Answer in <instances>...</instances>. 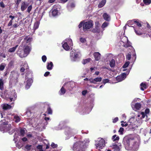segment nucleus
<instances>
[{
	"label": "nucleus",
	"mask_w": 151,
	"mask_h": 151,
	"mask_svg": "<svg viewBox=\"0 0 151 151\" xmlns=\"http://www.w3.org/2000/svg\"><path fill=\"white\" fill-rule=\"evenodd\" d=\"M134 21H135V20L134 19L133 20H129V21H128L127 22V24H126V25L127 24L128 26H129V27H130V25L132 24L134 22Z\"/></svg>",
	"instance_id": "nucleus-38"
},
{
	"label": "nucleus",
	"mask_w": 151,
	"mask_h": 151,
	"mask_svg": "<svg viewBox=\"0 0 151 151\" xmlns=\"http://www.w3.org/2000/svg\"><path fill=\"white\" fill-rule=\"evenodd\" d=\"M96 148L98 149H102L105 145V141L103 139H101L97 144L96 145Z\"/></svg>",
	"instance_id": "nucleus-6"
},
{
	"label": "nucleus",
	"mask_w": 151,
	"mask_h": 151,
	"mask_svg": "<svg viewBox=\"0 0 151 151\" xmlns=\"http://www.w3.org/2000/svg\"><path fill=\"white\" fill-rule=\"evenodd\" d=\"M134 23H136V25L139 27H140L142 25L140 23H139L137 20L134 21Z\"/></svg>",
	"instance_id": "nucleus-44"
},
{
	"label": "nucleus",
	"mask_w": 151,
	"mask_h": 151,
	"mask_svg": "<svg viewBox=\"0 0 151 151\" xmlns=\"http://www.w3.org/2000/svg\"><path fill=\"white\" fill-rule=\"evenodd\" d=\"M53 66L52 63L51 62L47 63V69L49 70H50L52 69Z\"/></svg>",
	"instance_id": "nucleus-20"
},
{
	"label": "nucleus",
	"mask_w": 151,
	"mask_h": 151,
	"mask_svg": "<svg viewBox=\"0 0 151 151\" xmlns=\"http://www.w3.org/2000/svg\"><path fill=\"white\" fill-rule=\"evenodd\" d=\"M17 54L21 58H23L27 56L26 53L22 49H19L17 52Z\"/></svg>",
	"instance_id": "nucleus-13"
},
{
	"label": "nucleus",
	"mask_w": 151,
	"mask_h": 151,
	"mask_svg": "<svg viewBox=\"0 0 151 151\" xmlns=\"http://www.w3.org/2000/svg\"><path fill=\"white\" fill-rule=\"evenodd\" d=\"M150 112V110L148 109H146L145 111V113L146 114H148Z\"/></svg>",
	"instance_id": "nucleus-56"
},
{
	"label": "nucleus",
	"mask_w": 151,
	"mask_h": 151,
	"mask_svg": "<svg viewBox=\"0 0 151 151\" xmlns=\"http://www.w3.org/2000/svg\"><path fill=\"white\" fill-rule=\"evenodd\" d=\"M126 149L127 150L136 151L138 148V143L133 138H125L123 140Z\"/></svg>",
	"instance_id": "nucleus-1"
},
{
	"label": "nucleus",
	"mask_w": 151,
	"mask_h": 151,
	"mask_svg": "<svg viewBox=\"0 0 151 151\" xmlns=\"http://www.w3.org/2000/svg\"><path fill=\"white\" fill-rule=\"evenodd\" d=\"M80 54L79 52H75L72 51L70 53V56L72 57L74 59H76L79 57Z\"/></svg>",
	"instance_id": "nucleus-14"
},
{
	"label": "nucleus",
	"mask_w": 151,
	"mask_h": 151,
	"mask_svg": "<svg viewBox=\"0 0 151 151\" xmlns=\"http://www.w3.org/2000/svg\"><path fill=\"white\" fill-rule=\"evenodd\" d=\"M91 60L90 58H88L86 59H84L82 61V63L83 64H85L88 63Z\"/></svg>",
	"instance_id": "nucleus-31"
},
{
	"label": "nucleus",
	"mask_w": 151,
	"mask_h": 151,
	"mask_svg": "<svg viewBox=\"0 0 151 151\" xmlns=\"http://www.w3.org/2000/svg\"><path fill=\"white\" fill-rule=\"evenodd\" d=\"M102 79V78L101 77H97L94 79L90 78L89 80V81L91 83L96 84L97 82H101Z\"/></svg>",
	"instance_id": "nucleus-8"
},
{
	"label": "nucleus",
	"mask_w": 151,
	"mask_h": 151,
	"mask_svg": "<svg viewBox=\"0 0 151 151\" xmlns=\"http://www.w3.org/2000/svg\"><path fill=\"white\" fill-rule=\"evenodd\" d=\"M93 56L95 60L98 61L100 59L101 55L99 52H96L94 53Z\"/></svg>",
	"instance_id": "nucleus-17"
},
{
	"label": "nucleus",
	"mask_w": 151,
	"mask_h": 151,
	"mask_svg": "<svg viewBox=\"0 0 151 151\" xmlns=\"http://www.w3.org/2000/svg\"><path fill=\"white\" fill-rule=\"evenodd\" d=\"M112 139L114 141H115L116 140H118L119 139V136H116V135H114L113 136Z\"/></svg>",
	"instance_id": "nucleus-41"
},
{
	"label": "nucleus",
	"mask_w": 151,
	"mask_h": 151,
	"mask_svg": "<svg viewBox=\"0 0 151 151\" xmlns=\"http://www.w3.org/2000/svg\"><path fill=\"white\" fill-rule=\"evenodd\" d=\"M32 6L31 5H30L27 8V12H28L29 13L32 10Z\"/></svg>",
	"instance_id": "nucleus-43"
},
{
	"label": "nucleus",
	"mask_w": 151,
	"mask_h": 151,
	"mask_svg": "<svg viewBox=\"0 0 151 151\" xmlns=\"http://www.w3.org/2000/svg\"><path fill=\"white\" fill-rule=\"evenodd\" d=\"M144 3L146 5H149L151 3V0H143Z\"/></svg>",
	"instance_id": "nucleus-42"
},
{
	"label": "nucleus",
	"mask_w": 151,
	"mask_h": 151,
	"mask_svg": "<svg viewBox=\"0 0 151 151\" xmlns=\"http://www.w3.org/2000/svg\"><path fill=\"white\" fill-rule=\"evenodd\" d=\"M51 146L53 148H55L57 147V145L55 144L54 143H52L51 145Z\"/></svg>",
	"instance_id": "nucleus-54"
},
{
	"label": "nucleus",
	"mask_w": 151,
	"mask_h": 151,
	"mask_svg": "<svg viewBox=\"0 0 151 151\" xmlns=\"http://www.w3.org/2000/svg\"><path fill=\"white\" fill-rule=\"evenodd\" d=\"M20 134L19 136H23L25 134V130L24 129H21L19 131Z\"/></svg>",
	"instance_id": "nucleus-32"
},
{
	"label": "nucleus",
	"mask_w": 151,
	"mask_h": 151,
	"mask_svg": "<svg viewBox=\"0 0 151 151\" xmlns=\"http://www.w3.org/2000/svg\"><path fill=\"white\" fill-rule=\"evenodd\" d=\"M80 41L82 43L86 41V40L84 38H81L80 39Z\"/></svg>",
	"instance_id": "nucleus-57"
},
{
	"label": "nucleus",
	"mask_w": 151,
	"mask_h": 151,
	"mask_svg": "<svg viewBox=\"0 0 151 151\" xmlns=\"http://www.w3.org/2000/svg\"><path fill=\"white\" fill-rule=\"evenodd\" d=\"M39 24V22H36L34 24V29H36L38 27Z\"/></svg>",
	"instance_id": "nucleus-35"
},
{
	"label": "nucleus",
	"mask_w": 151,
	"mask_h": 151,
	"mask_svg": "<svg viewBox=\"0 0 151 151\" xmlns=\"http://www.w3.org/2000/svg\"><path fill=\"white\" fill-rule=\"evenodd\" d=\"M32 40V38L29 36H26L22 42V45H25L26 43H29Z\"/></svg>",
	"instance_id": "nucleus-9"
},
{
	"label": "nucleus",
	"mask_w": 151,
	"mask_h": 151,
	"mask_svg": "<svg viewBox=\"0 0 151 151\" xmlns=\"http://www.w3.org/2000/svg\"><path fill=\"white\" fill-rule=\"evenodd\" d=\"M129 64V62H127L123 66V68H126L128 66Z\"/></svg>",
	"instance_id": "nucleus-50"
},
{
	"label": "nucleus",
	"mask_w": 151,
	"mask_h": 151,
	"mask_svg": "<svg viewBox=\"0 0 151 151\" xmlns=\"http://www.w3.org/2000/svg\"><path fill=\"white\" fill-rule=\"evenodd\" d=\"M88 139H86L83 141L77 142L73 145L72 149L74 151H85L89 142Z\"/></svg>",
	"instance_id": "nucleus-2"
},
{
	"label": "nucleus",
	"mask_w": 151,
	"mask_h": 151,
	"mask_svg": "<svg viewBox=\"0 0 151 151\" xmlns=\"http://www.w3.org/2000/svg\"><path fill=\"white\" fill-rule=\"evenodd\" d=\"M126 58L128 60H130L131 59V55L130 54H128L126 56Z\"/></svg>",
	"instance_id": "nucleus-53"
},
{
	"label": "nucleus",
	"mask_w": 151,
	"mask_h": 151,
	"mask_svg": "<svg viewBox=\"0 0 151 151\" xmlns=\"http://www.w3.org/2000/svg\"><path fill=\"white\" fill-rule=\"evenodd\" d=\"M29 6V4L25 1L22 2L21 4V10L22 11H24Z\"/></svg>",
	"instance_id": "nucleus-11"
},
{
	"label": "nucleus",
	"mask_w": 151,
	"mask_h": 151,
	"mask_svg": "<svg viewBox=\"0 0 151 151\" xmlns=\"http://www.w3.org/2000/svg\"><path fill=\"white\" fill-rule=\"evenodd\" d=\"M63 47L66 50H70V47L68 45L66 42H65L63 45Z\"/></svg>",
	"instance_id": "nucleus-22"
},
{
	"label": "nucleus",
	"mask_w": 151,
	"mask_h": 151,
	"mask_svg": "<svg viewBox=\"0 0 151 151\" xmlns=\"http://www.w3.org/2000/svg\"><path fill=\"white\" fill-rule=\"evenodd\" d=\"M6 65L4 63H2L0 65V70L3 71Z\"/></svg>",
	"instance_id": "nucleus-33"
},
{
	"label": "nucleus",
	"mask_w": 151,
	"mask_h": 151,
	"mask_svg": "<svg viewBox=\"0 0 151 151\" xmlns=\"http://www.w3.org/2000/svg\"><path fill=\"white\" fill-rule=\"evenodd\" d=\"M47 111L48 114H52V111L51 108L49 107L47 108Z\"/></svg>",
	"instance_id": "nucleus-47"
},
{
	"label": "nucleus",
	"mask_w": 151,
	"mask_h": 151,
	"mask_svg": "<svg viewBox=\"0 0 151 151\" xmlns=\"http://www.w3.org/2000/svg\"><path fill=\"white\" fill-rule=\"evenodd\" d=\"M140 114H141L142 115V118H144L145 117V113L144 112H141Z\"/></svg>",
	"instance_id": "nucleus-55"
},
{
	"label": "nucleus",
	"mask_w": 151,
	"mask_h": 151,
	"mask_svg": "<svg viewBox=\"0 0 151 151\" xmlns=\"http://www.w3.org/2000/svg\"><path fill=\"white\" fill-rule=\"evenodd\" d=\"M68 85L69 86H70V88H69V90H71L73 88V86L74 85V83L73 82H70L68 83Z\"/></svg>",
	"instance_id": "nucleus-34"
},
{
	"label": "nucleus",
	"mask_w": 151,
	"mask_h": 151,
	"mask_svg": "<svg viewBox=\"0 0 151 151\" xmlns=\"http://www.w3.org/2000/svg\"><path fill=\"white\" fill-rule=\"evenodd\" d=\"M14 120L17 123L20 122L21 118L20 117L17 115H16L14 116Z\"/></svg>",
	"instance_id": "nucleus-23"
},
{
	"label": "nucleus",
	"mask_w": 151,
	"mask_h": 151,
	"mask_svg": "<svg viewBox=\"0 0 151 151\" xmlns=\"http://www.w3.org/2000/svg\"><path fill=\"white\" fill-rule=\"evenodd\" d=\"M42 60L43 62L44 63L47 60V57L45 55H43L42 58Z\"/></svg>",
	"instance_id": "nucleus-45"
},
{
	"label": "nucleus",
	"mask_w": 151,
	"mask_h": 151,
	"mask_svg": "<svg viewBox=\"0 0 151 151\" xmlns=\"http://www.w3.org/2000/svg\"><path fill=\"white\" fill-rule=\"evenodd\" d=\"M31 145H27L25 147V148L28 150H29L31 148Z\"/></svg>",
	"instance_id": "nucleus-52"
},
{
	"label": "nucleus",
	"mask_w": 151,
	"mask_h": 151,
	"mask_svg": "<svg viewBox=\"0 0 151 151\" xmlns=\"http://www.w3.org/2000/svg\"><path fill=\"white\" fill-rule=\"evenodd\" d=\"M83 22H81L78 26L79 28H80L81 27H82V25L83 26Z\"/></svg>",
	"instance_id": "nucleus-63"
},
{
	"label": "nucleus",
	"mask_w": 151,
	"mask_h": 151,
	"mask_svg": "<svg viewBox=\"0 0 151 151\" xmlns=\"http://www.w3.org/2000/svg\"><path fill=\"white\" fill-rule=\"evenodd\" d=\"M103 17L104 19L106 21H109L111 19L110 15L107 14L106 13H104L103 14Z\"/></svg>",
	"instance_id": "nucleus-18"
},
{
	"label": "nucleus",
	"mask_w": 151,
	"mask_h": 151,
	"mask_svg": "<svg viewBox=\"0 0 151 151\" xmlns=\"http://www.w3.org/2000/svg\"><path fill=\"white\" fill-rule=\"evenodd\" d=\"M6 96L8 97L10 99V102L12 101H14L16 99L17 96L16 93L14 92H12L11 93H9L8 94V96L7 97V95H6Z\"/></svg>",
	"instance_id": "nucleus-7"
},
{
	"label": "nucleus",
	"mask_w": 151,
	"mask_h": 151,
	"mask_svg": "<svg viewBox=\"0 0 151 151\" xmlns=\"http://www.w3.org/2000/svg\"><path fill=\"white\" fill-rule=\"evenodd\" d=\"M87 93V91L86 90H84L82 92V94L83 95H85Z\"/></svg>",
	"instance_id": "nucleus-61"
},
{
	"label": "nucleus",
	"mask_w": 151,
	"mask_h": 151,
	"mask_svg": "<svg viewBox=\"0 0 151 151\" xmlns=\"http://www.w3.org/2000/svg\"><path fill=\"white\" fill-rule=\"evenodd\" d=\"M27 80V83L25 86V88L27 89H28L30 86H31L32 83L33 82V80L31 78H26Z\"/></svg>",
	"instance_id": "nucleus-12"
},
{
	"label": "nucleus",
	"mask_w": 151,
	"mask_h": 151,
	"mask_svg": "<svg viewBox=\"0 0 151 151\" xmlns=\"http://www.w3.org/2000/svg\"><path fill=\"white\" fill-rule=\"evenodd\" d=\"M122 76L120 75L116 77V79L118 82H120L124 80L123 78H122Z\"/></svg>",
	"instance_id": "nucleus-36"
},
{
	"label": "nucleus",
	"mask_w": 151,
	"mask_h": 151,
	"mask_svg": "<svg viewBox=\"0 0 151 151\" xmlns=\"http://www.w3.org/2000/svg\"><path fill=\"white\" fill-rule=\"evenodd\" d=\"M75 6V3L73 2H72L69 4L68 6V9H69L70 8H73Z\"/></svg>",
	"instance_id": "nucleus-40"
},
{
	"label": "nucleus",
	"mask_w": 151,
	"mask_h": 151,
	"mask_svg": "<svg viewBox=\"0 0 151 151\" xmlns=\"http://www.w3.org/2000/svg\"><path fill=\"white\" fill-rule=\"evenodd\" d=\"M140 89L142 91H144L145 89L147 88V86L146 83H142L140 85Z\"/></svg>",
	"instance_id": "nucleus-24"
},
{
	"label": "nucleus",
	"mask_w": 151,
	"mask_h": 151,
	"mask_svg": "<svg viewBox=\"0 0 151 151\" xmlns=\"http://www.w3.org/2000/svg\"><path fill=\"white\" fill-rule=\"evenodd\" d=\"M128 74H127L126 73H123L121 75H120L121 76H122V78H123V80H124L126 77L127 76Z\"/></svg>",
	"instance_id": "nucleus-48"
},
{
	"label": "nucleus",
	"mask_w": 151,
	"mask_h": 151,
	"mask_svg": "<svg viewBox=\"0 0 151 151\" xmlns=\"http://www.w3.org/2000/svg\"><path fill=\"white\" fill-rule=\"evenodd\" d=\"M22 67L24 68L25 69V70L27 71L29 69V66L27 63H24L22 66Z\"/></svg>",
	"instance_id": "nucleus-37"
},
{
	"label": "nucleus",
	"mask_w": 151,
	"mask_h": 151,
	"mask_svg": "<svg viewBox=\"0 0 151 151\" xmlns=\"http://www.w3.org/2000/svg\"><path fill=\"white\" fill-rule=\"evenodd\" d=\"M123 131H124L123 128L122 127H121V128H120L118 132L119 133H120V134H123Z\"/></svg>",
	"instance_id": "nucleus-49"
},
{
	"label": "nucleus",
	"mask_w": 151,
	"mask_h": 151,
	"mask_svg": "<svg viewBox=\"0 0 151 151\" xmlns=\"http://www.w3.org/2000/svg\"><path fill=\"white\" fill-rule=\"evenodd\" d=\"M96 26L92 30V32L94 33H99L100 31L99 28V23H96Z\"/></svg>",
	"instance_id": "nucleus-15"
},
{
	"label": "nucleus",
	"mask_w": 151,
	"mask_h": 151,
	"mask_svg": "<svg viewBox=\"0 0 151 151\" xmlns=\"http://www.w3.org/2000/svg\"><path fill=\"white\" fill-rule=\"evenodd\" d=\"M106 0H102L99 4L98 7L101 8L104 6L106 3Z\"/></svg>",
	"instance_id": "nucleus-25"
},
{
	"label": "nucleus",
	"mask_w": 151,
	"mask_h": 151,
	"mask_svg": "<svg viewBox=\"0 0 151 151\" xmlns=\"http://www.w3.org/2000/svg\"><path fill=\"white\" fill-rule=\"evenodd\" d=\"M120 42L121 44H122V46L125 47L131 46L130 42H129L127 37L126 36L122 37Z\"/></svg>",
	"instance_id": "nucleus-4"
},
{
	"label": "nucleus",
	"mask_w": 151,
	"mask_h": 151,
	"mask_svg": "<svg viewBox=\"0 0 151 151\" xmlns=\"http://www.w3.org/2000/svg\"><path fill=\"white\" fill-rule=\"evenodd\" d=\"M3 109L4 110H6L11 109L12 106L7 104H4L3 105Z\"/></svg>",
	"instance_id": "nucleus-19"
},
{
	"label": "nucleus",
	"mask_w": 151,
	"mask_h": 151,
	"mask_svg": "<svg viewBox=\"0 0 151 151\" xmlns=\"http://www.w3.org/2000/svg\"><path fill=\"white\" fill-rule=\"evenodd\" d=\"M31 49V47L30 46H24V51L27 55L29 53Z\"/></svg>",
	"instance_id": "nucleus-16"
},
{
	"label": "nucleus",
	"mask_w": 151,
	"mask_h": 151,
	"mask_svg": "<svg viewBox=\"0 0 151 151\" xmlns=\"http://www.w3.org/2000/svg\"><path fill=\"white\" fill-rule=\"evenodd\" d=\"M52 15L54 16H55L57 15L58 13V11L56 9H52Z\"/></svg>",
	"instance_id": "nucleus-27"
},
{
	"label": "nucleus",
	"mask_w": 151,
	"mask_h": 151,
	"mask_svg": "<svg viewBox=\"0 0 151 151\" xmlns=\"http://www.w3.org/2000/svg\"><path fill=\"white\" fill-rule=\"evenodd\" d=\"M114 151H120L121 149V145L119 146L115 144H112L110 146Z\"/></svg>",
	"instance_id": "nucleus-10"
},
{
	"label": "nucleus",
	"mask_w": 151,
	"mask_h": 151,
	"mask_svg": "<svg viewBox=\"0 0 151 151\" xmlns=\"http://www.w3.org/2000/svg\"><path fill=\"white\" fill-rule=\"evenodd\" d=\"M18 47V45H17L15 47L9 48L8 50V51L10 52H12L15 51Z\"/></svg>",
	"instance_id": "nucleus-28"
},
{
	"label": "nucleus",
	"mask_w": 151,
	"mask_h": 151,
	"mask_svg": "<svg viewBox=\"0 0 151 151\" xmlns=\"http://www.w3.org/2000/svg\"><path fill=\"white\" fill-rule=\"evenodd\" d=\"M65 92V89L63 88V87H62L61 88L60 91H59V94L60 95H61L64 94Z\"/></svg>",
	"instance_id": "nucleus-26"
},
{
	"label": "nucleus",
	"mask_w": 151,
	"mask_h": 151,
	"mask_svg": "<svg viewBox=\"0 0 151 151\" xmlns=\"http://www.w3.org/2000/svg\"><path fill=\"white\" fill-rule=\"evenodd\" d=\"M109 80L108 79H104L103 80L102 83H103L104 84H105L106 83H108L109 82Z\"/></svg>",
	"instance_id": "nucleus-46"
},
{
	"label": "nucleus",
	"mask_w": 151,
	"mask_h": 151,
	"mask_svg": "<svg viewBox=\"0 0 151 151\" xmlns=\"http://www.w3.org/2000/svg\"><path fill=\"white\" fill-rule=\"evenodd\" d=\"M118 117H116L115 118H114V120H113V122L115 123L117 121H118Z\"/></svg>",
	"instance_id": "nucleus-59"
},
{
	"label": "nucleus",
	"mask_w": 151,
	"mask_h": 151,
	"mask_svg": "<svg viewBox=\"0 0 151 151\" xmlns=\"http://www.w3.org/2000/svg\"><path fill=\"white\" fill-rule=\"evenodd\" d=\"M141 107V105L139 103H136L134 106V110L135 111L139 110Z\"/></svg>",
	"instance_id": "nucleus-21"
},
{
	"label": "nucleus",
	"mask_w": 151,
	"mask_h": 151,
	"mask_svg": "<svg viewBox=\"0 0 151 151\" xmlns=\"http://www.w3.org/2000/svg\"><path fill=\"white\" fill-rule=\"evenodd\" d=\"M24 68H23L22 67H21V68L20 69V71L21 72H24L25 70V69H24Z\"/></svg>",
	"instance_id": "nucleus-64"
},
{
	"label": "nucleus",
	"mask_w": 151,
	"mask_h": 151,
	"mask_svg": "<svg viewBox=\"0 0 151 151\" xmlns=\"http://www.w3.org/2000/svg\"><path fill=\"white\" fill-rule=\"evenodd\" d=\"M0 6L3 8L4 7V5L3 2H1L0 3Z\"/></svg>",
	"instance_id": "nucleus-62"
},
{
	"label": "nucleus",
	"mask_w": 151,
	"mask_h": 151,
	"mask_svg": "<svg viewBox=\"0 0 151 151\" xmlns=\"http://www.w3.org/2000/svg\"><path fill=\"white\" fill-rule=\"evenodd\" d=\"M11 129V125L6 122H0V131L4 132H6Z\"/></svg>",
	"instance_id": "nucleus-3"
},
{
	"label": "nucleus",
	"mask_w": 151,
	"mask_h": 151,
	"mask_svg": "<svg viewBox=\"0 0 151 151\" xmlns=\"http://www.w3.org/2000/svg\"><path fill=\"white\" fill-rule=\"evenodd\" d=\"M110 65L111 67H113L115 65V61L113 59H112L110 63Z\"/></svg>",
	"instance_id": "nucleus-30"
},
{
	"label": "nucleus",
	"mask_w": 151,
	"mask_h": 151,
	"mask_svg": "<svg viewBox=\"0 0 151 151\" xmlns=\"http://www.w3.org/2000/svg\"><path fill=\"white\" fill-rule=\"evenodd\" d=\"M93 22L92 21L85 22L83 24V29L84 31H87L93 26Z\"/></svg>",
	"instance_id": "nucleus-5"
},
{
	"label": "nucleus",
	"mask_w": 151,
	"mask_h": 151,
	"mask_svg": "<svg viewBox=\"0 0 151 151\" xmlns=\"http://www.w3.org/2000/svg\"><path fill=\"white\" fill-rule=\"evenodd\" d=\"M134 30L135 32V33L137 35H140L142 34V33L138 31H137L134 28Z\"/></svg>",
	"instance_id": "nucleus-51"
},
{
	"label": "nucleus",
	"mask_w": 151,
	"mask_h": 151,
	"mask_svg": "<svg viewBox=\"0 0 151 151\" xmlns=\"http://www.w3.org/2000/svg\"><path fill=\"white\" fill-rule=\"evenodd\" d=\"M22 0H17L16 4L17 6L19 5L20 2H21Z\"/></svg>",
	"instance_id": "nucleus-60"
},
{
	"label": "nucleus",
	"mask_w": 151,
	"mask_h": 151,
	"mask_svg": "<svg viewBox=\"0 0 151 151\" xmlns=\"http://www.w3.org/2000/svg\"><path fill=\"white\" fill-rule=\"evenodd\" d=\"M50 72L47 71L44 74V76L45 77L47 76L50 74Z\"/></svg>",
	"instance_id": "nucleus-58"
},
{
	"label": "nucleus",
	"mask_w": 151,
	"mask_h": 151,
	"mask_svg": "<svg viewBox=\"0 0 151 151\" xmlns=\"http://www.w3.org/2000/svg\"><path fill=\"white\" fill-rule=\"evenodd\" d=\"M4 89V83L2 79H0V90L2 91Z\"/></svg>",
	"instance_id": "nucleus-29"
},
{
	"label": "nucleus",
	"mask_w": 151,
	"mask_h": 151,
	"mask_svg": "<svg viewBox=\"0 0 151 151\" xmlns=\"http://www.w3.org/2000/svg\"><path fill=\"white\" fill-rule=\"evenodd\" d=\"M109 24V23L107 22H104L101 26V27L103 29H104Z\"/></svg>",
	"instance_id": "nucleus-39"
}]
</instances>
